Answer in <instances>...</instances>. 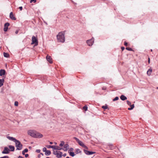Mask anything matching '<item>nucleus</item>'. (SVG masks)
Segmentation results:
<instances>
[{
	"mask_svg": "<svg viewBox=\"0 0 158 158\" xmlns=\"http://www.w3.org/2000/svg\"><path fill=\"white\" fill-rule=\"evenodd\" d=\"M40 154L42 156H44V154L42 153H40Z\"/></svg>",
	"mask_w": 158,
	"mask_h": 158,
	"instance_id": "864d4df0",
	"label": "nucleus"
},
{
	"mask_svg": "<svg viewBox=\"0 0 158 158\" xmlns=\"http://www.w3.org/2000/svg\"><path fill=\"white\" fill-rule=\"evenodd\" d=\"M80 146L84 148V149H88V147L82 141L80 140Z\"/></svg>",
	"mask_w": 158,
	"mask_h": 158,
	"instance_id": "9b49d317",
	"label": "nucleus"
},
{
	"mask_svg": "<svg viewBox=\"0 0 158 158\" xmlns=\"http://www.w3.org/2000/svg\"><path fill=\"white\" fill-rule=\"evenodd\" d=\"M79 152L80 153H81V152L80 150Z\"/></svg>",
	"mask_w": 158,
	"mask_h": 158,
	"instance_id": "e2e57ef3",
	"label": "nucleus"
},
{
	"mask_svg": "<svg viewBox=\"0 0 158 158\" xmlns=\"http://www.w3.org/2000/svg\"><path fill=\"white\" fill-rule=\"evenodd\" d=\"M18 158H24L21 156H19L18 157Z\"/></svg>",
	"mask_w": 158,
	"mask_h": 158,
	"instance_id": "de8ad7c7",
	"label": "nucleus"
},
{
	"mask_svg": "<svg viewBox=\"0 0 158 158\" xmlns=\"http://www.w3.org/2000/svg\"><path fill=\"white\" fill-rule=\"evenodd\" d=\"M24 155H25V157L26 158L27 157L29 156V155L28 154H25Z\"/></svg>",
	"mask_w": 158,
	"mask_h": 158,
	"instance_id": "c03bdc74",
	"label": "nucleus"
},
{
	"mask_svg": "<svg viewBox=\"0 0 158 158\" xmlns=\"http://www.w3.org/2000/svg\"><path fill=\"white\" fill-rule=\"evenodd\" d=\"M66 158H69V156H67Z\"/></svg>",
	"mask_w": 158,
	"mask_h": 158,
	"instance_id": "13d9d810",
	"label": "nucleus"
},
{
	"mask_svg": "<svg viewBox=\"0 0 158 158\" xmlns=\"http://www.w3.org/2000/svg\"><path fill=\"white\" fill-rule=\"evenodd\" d=\"M106 89V87H103L102 88V89L103 90H105Z\"/></svg>",
	"mask_w": 158,
	"mask_h": 158,
	"instance_id": "a19ab883",
	"label": "nucleus"
},
{
	"mask_svg": "<svg viewBox=\"0 0 158 158\" xmlns=\"http://www.w3.org/2000/svg\"><path fill=\"white\" fill-rule=\"evenodd\" d=\"M130 106V108H129L128 109V110H131L134 108L135 107V105L134 104H133L132 105H131Z\"/></svg>",
	"mask_w": 158,
	"mask_h": 158,
	"instance_id": "5701e85b",
	"label": "nucleus"
},
{
	"mask_svg": "<svg viewBox=\"0 0 158 158\" xmlns=\"http://www.w3.org/2000/svg\"><path fill=\"white\" fill-rule=\"evenodd\" d=\"M18 105V102L17 101H15V106H17Z\"/></svg>",
	"mask_w": 158,
	"mask_h": 158,
	"instance_id": "72a5a7b5",
	"label": "nucleus"
},
{
	"mask_svg": "<svg viewBox=\"0 0 158 158\" xmlns=\"http://www.w3.org/2000/svg\"><path fill=\"white\" fill-rule=\"evenodd\" d=\"M126 50H127L128 51H133V49L131 48L127 47V48H126Z\"/></svg>",
	"mask_w": 158,
	"mask_h": 158,
	"instance_id": "cd10ccee",
	"label": "nucleus"
},
{
	"mask_svg": "<svg viewBox=\"0 0 158 158\" xmlns=\"http://www.w3.org/2000/svg\"><path fill=\"white\" fill-rule=\"evenodd\" d=\"M40 154H39L38 155V157L40 158Z\"/></svg>",
	"mask_w": 158,
	"mask_h": 158,
	"instance_id": "3c124183",
	"label": "nucleus"
},
{
	"mask_svg": "<svg viewBox=\"0 0 158 158\" xmlns=\"http://www.w3.org/2000/svg\"><path fill=\"white\" fill-rule=\"evenodd\" d=\"M64 142L63 141H61V143L60 144L59 146L60 147H62L64 145Z\"/></svg>",
	"mask_w": 158,
	"mask_h": 158,
	"instance_id": "bb28decb",
	"label": "nucleus"
},
{
	"mask_svg": "<svg viewBox=\"0 0 158 158\" xmlns=\"http://www.w3.org/2000/svg\"><path fill=\"white\" fill-rule=\"evenodd\" d=\"M64 150L65 151H67L69 148V145L68 144L66 143L64 145Z\"/></svg>",
	"mask_w": 158,
	"mask_h": 158,
	"instance_id": "2eb2a0df",
	"label": "nucleus"
},
{
	"mask_svg": "<svg viewBox=\"0 0 158 158\" xmlns=\"http://www.w3.org/2000/svg\"><path fill=\"white\" fill-rule=\"evenodd\" d=\"M62 156H64V157H65L66 156V153H64V154L63 155L62 154Z\"/></svg>",
	"mask_w": 158,
	"mask_h": 158,
	"instance_id": "09e8293b",
	"label": "nucleus"
},
{
	"mask_svg": "<svg viewBox=\"0 0 158 158\" xmlns=\"http://www.w3.org/2000/svg\"><path fill=\"white\" fill-rule=\"evenodd\" d=\"M102 108L103 109H107L108 108V107L107 105L106 104V105L105 106H102Z\"/></svg>",
	"mask_w": 158,
	"mask_h": 158,
	"instance_id": "393cba45",
	"label": "nucleus"
},
{
	"mask_svg": "<svg viewBox=\"0 0 158 158\" xmlns=\"http://www.w3.org/2000/svg\"><path fill=\"white\" fill-rule=\"evenodd\" d=\"M119 99V98L118 97H116L113 100V101H115L117 100H118Z\"/></svg>",
	"mask_w": 158,
	"mask_h": 158,
	"instance_id": "c756f323",
	"label": "nucleus"
},
{
	"mask_svg": "<svg viewBox=\"0 0 158 158\" xmlns=\"http://www.w3.org/2000/svg\"><path fill=\"white\" fill-rule=\"evenodd\" d=\"M4 81V79H0V87L3 85Z\"/></svg>",
	"mask_w": 158,
	"mask_h": 158,
	"instance_id": "6ab92c4d",
	"label": "nucleus"
},
{
	"mask_svg": "<svg viewBox=\"0 0 158 158\" xmlns=\"http://www.w3.org/2000/svg\"><path fill=\"white\" fill-rule=\"evenodd\" d=\"M110 145H111L112 146V144H110Z\"/></svg>",
	"mask_w": 158,
	"mask_h": 158,
	"instance_id": "69168bd1",
	"label": "nucleus"
},
{
	"mask_svg": "<svg viewBox=\"0 0 158 158\" xmlns=\"http://www.w3.org/2000/svg\"><path fill=\"white\" fill-rule=\"evenodd\" d=\"M28 149L27 148L25 149L23 151H22V154L23 155H25V153L27 152H28Z\"/></svg>",
	"mask_w": 158,
	"mask_h": 158,
	"instance_id": "412c9836",
	"label": "nucleus"
},
{
	"mask_svg": "<svg viewBox=\"0 0 158 158\" xmlns=\"http://www.w3.org/2000/svg\"><path fill=\"white\" fill-rule=\"evenodd\" d=\"M65 31H62L59 32L57 35V38L59 42L64 43L65 41L64 35Z\"/></svg>",
	"mask_w": 158,
	"mask_h": 158,
	"instance_id": "f03ea898",
	"label": "nucleus"
},
{
	"mask_svg": "<svg viewBox=\"0 0 158 158\" xmlns=\"http://www.w3.org/2000/svg\"><path fill=\"white\" fill-rule=\"evenodd\" d=\"M10 18L12 20H16V18L14 16L13 14V13L12 12L10 13Z\"/></svg>",
	"mask_w": 158,
	"mask_h": 158,
	"instance_id": "f8f14e48",
	"label": "nucleus"
},
{
	"mask_svg": "<svg viewBox=\"0 0 158 158\" xmlns=\"http://www.w3.org/2000/svg\"><path fill=\"white\" fill-rule=\"evenodd\" d=\"M152 72V69L151 68H150L147 72V74L148 76H150Z\"/></svg>",
	"mask_w": 158,
	"mask_h": 158,
	"instance_id": "a211bd4d",
	"label": "nucleus"
},
{
	"mask_svg": "<svg viewBox=\"0 0 158 158\" xmlns=\"http://www.w3.org/2000/svg\"><path fill=\"white\" fill-rule=\"evenodd\" d=\"M47 150L46 148L44 147L43 149V151L44 152H45Z\"/></svg>",
	"mask_w": 158,
	"mask_h": 158,
	"instance_id": "e433bc0d",
	"label": "nucleus"
},
{
	"mask_svg": "<svg viewBox=\"0 0 158 158\" xmlns=\"http://www.w3.org/2000/svg\"><path fill=\"white\" fill-rule=\"evenodd\" d=\"M62 149V148H60L58 146H56V150H60Z\"/></svg>",
	"mask_w": 158,
	"mask_h": 158,
	"instance_id": "c85d7f7f",
	"label": "nucleus"
},
{
	"mask_svg": "<svg viewBox=\"0 0 158 158\" xmlns=\"http://www.w3.org/2000/svg\"><path fill=\"white\" fill-rule=\"evenodd\" d=\"M3 56L4 57L6 58H8L9 56V54L8 53L5 52H4L3 53Z\"/></svg>",
	"mask_w": 158,
	"mask_h": 158,
	"instance_id": "4be33fe9",
	"label": "nucleus"
},
{
	"mask_svg": "<svg viewBox=\"0 0 158 158\" xmlns=\"http://www.w3.org/2000/svg\"><path fill=\"white\" fill-rule=\"evenodd\" d=\"M33 2L34 3L36 2V0H31L30 1V3H32Z\"/></svg>",
	"mask_w": 158,
	"mask_h": 158,
	"instance_id": "4c0bfd02",
	"label": "nucleus"
},
{
	"mask_svg": "<svg viewBox=\"0 0 158 158\" xmlns=\"http://www.w3.org/2000/svg\"><path fill=\"white\" fill-rule=\"evenodd\" d=\"M94 42V39H92L90 40H88L87 41V43L88 45L90 46H92Z\"/></svg>",
	"mask_w": 158,
	"mask_h": 158,
	"instance_id": "1a4fd4ad",
	"label": "nucleus"
},
{
	"mask_svg": "<svg viewBox=\"0 0 158 158\" xmlns=\"http://www.w3.org/2000/svg\"><path fill=\"white\" fill-rule=\"evenodd\" d=\"M6 73V71L4 69H1L0 70V76H2L5 75Z\"/></svg>",
	"mask_w": 158,
	"mask_h": 158,
	"instance_id": "ddd939ff",
	"label": "nucleus"
},
{
	"mask_svg": "<svg viewBox=\"0 0 158 158\" xmlns=\"http://www.w3.org/2000/svg\"><path fill=\"white\" fill-rule=\"evenodd\" d=\"M46 158H50L49 157H46Z\"/></svg>",
	"mask_w": 158,
	"mask_h": 158,
	"instance_id": "bf43d9fd",
	"label": "nucleus"
},
{
	"mask_svg": "<svg viewBox=\"0 0 158 158\" xmlns=\"http://www.w3.org/2000/svg\"><path fill=\"white\" fill-rule=\"evenodd\" d=\"M88 107L86 105L85 106L83 107V109L85 111H86L87 110Z\"/></svg>",
	"mask_w": 158,
	"mask_h": 158,
	"instance_id": "a878e982",
	"label": "nucleus"
},
{
	"mask_svg": "<svg viewBox=\"0 0 158 158\" xmlns=\"http://www.w3.org/2000/svg\"><path fill=\"white\" fill-rule=\"evenodd\" d=\"M107 158H111L110 157H107Z\"/></svg>",
	"mask_w": 158,
	"mask_h": 158,
	"instance_id": "0e129e2a",
	"label": "nucleus"
},
{
	"mask_svg": "<svg viewBox=\"0 0 158 158\" xmlns=\"http://www.w3.org/2000/svg\"><path fill=\"white\" fill-rule=\"evenodd\" d=\"M127 103L128 105L130 106V105H131V102H130L129 101L127 100Z\"/></svg>",
	"mask_w": 158,
	"mask_h": 158,
	"instance_id": "473e14b6",
	"label": "nucleus"
},
{
	"mask_svg": "<svg viewBox=\"0 0 158 158\" xmlns=\"http://www.w3.org/2000/svg\"><path fill=\"white\" fill-rule=\"evenodd\" d=\"M49 143L50 144H53V142H49Z\"/></svg>",
	"mask_w": 158,
	"mask_h": 158,
	"instance_id": "603ef678",
	"label": "nucleus"
},
{
	"mask_svg": "<svg viewBox=\"0 0 158 158\" xmlns=\"http://www.w3.org/2000/svg\"><path fill=\"white\" fill-rule=\"evenodd\" d=\"M52 147L51 148H52L54 150H56V146L52 145Z\"/></svg>",
	"mask_w": 158,
	"mask_h": 158,
	"instance_id": "2f4dec72",
	"label": "nucleus"
},
{
	"mask_svg": "<svg viewBox=\"0 0 158 158\" xmlns=\"http://www.w3.org/2000/svg\"><path fill=\"white\" fill-rule=\"evenodd\" d=\"M9 148L10 149V151L14 152L15 151V147L13 146L9 145L8 146Z\"/></svg>",
	"mask_w": 158,
	"mask_h": 158,
	"instance_id": "f3484780",
	"label": "nucleus"
},
{
	"mask_svg": "<svg viewBox=\"0 0 158 158\" xmlns=\"http://www.w3.org/2000/svg\"><path fill=\"white\" fill-rule=\"evenodd\" d=\"M152 51H153V50H152V49H151V52H152Z\"/></svg>",
	"mask_w": 158,
	"mask_h": 158,
	"instance_id": "052dcab7",
	"label": "nucleus"
},
{
	"mask_svg": "<svg viewBox=\"0 0 158 158\" xmlns=\"http://www.w3.org/2000/svg\"><path fill=\"white\" fill-rule=\"evenodd\" d=\"M120 99L122 101H124L127 99V98L126 96L123 95H122L120 97Z\"/></svg>",
	"mask_w": 158,
	"mask_h": 158,
	"instance_id": "dca6fc26",
	"label": "nucleus"
},
{
	"mask_svg": "<svg viewBox=\"0 0 158 158\" xmlns=\"http://www.w3.org/2000/svg\"><path fill=\"white\" fill-rule=\"evenodd\" d=\"M40 149H36V152L37 153H40Z\"/></svg>",
	"mask_w": 158,
	"mask_h": 158,
	"instance_id": "ea45409f",
	"label": "nucleus"
},
{
	"mask_svg": "<svg viewBox=\"0 0 158 158\" xmlns=\"http://www.w3.org/2000/svg\"><path fill=\"white\" fill-rule=\"evenodd\" d=\"M46 59L50 63H52V59L50 56L47 55L46 56Z\"/></svg>",
	"mask_w": 158,
	"mask_h": 158,
	"instance_id": "4468645a",
	"label": "nucleus"
},
{
	"mask_svg": "<svg viewBox=\"0 0 158 158\" xmlns=\"http://www.w3.org/2000/svg\"><path fill=\"white\" fill-rule=\"evenodd\" d=\"M88 149H83V150L84 153L87 155H90L95 153V152L90 151L87 150Z\"/></svg>",
	"mask_w": 158,
	"mask_h": 158,
	"instance_id": "0eeeda50",
	"label": "nucleus"
},
{
	"mask_svg": "<svg viewBox=\"0 0 158 158\" xmlns=\"http://www.w3.org/2000/svg\"><path fill=\"white\" fill-rule=\"evenodd\" d=\"M73 148H70L69 150V152L70 151H73Z\"/></svg>",
	"mask_w": 158,
	"mask_h": 158,
	"instance_id": "37998d69",
	"label": "nucleus"
},
{
	"mask_svg": "<svg viewBox=\"0 0 158 158\" xmlns=\"http://www.w3.org/2000/svg\"><path fill=\"white\" fill-rule=\"evenodd\" d=\"M46 147L47 148H51L52 147V145H46Z\"/></svg>",
	"mask_w": 158,
	"mask_h": 158,
	"instance_id": "f704fd0d",
	"label": "nucleus"
},
{
	"mask_svg": "<svg viewBox=\"0 0 158 158\" xmlns=\"http://www.w3.org/2000/svg\"><path fill=\"white\" fill-rule=\"evenodd\" d=\"M54 143L55 144H57V143L56 142H54Z\"/></svg>",
	"mask_w": 158,
	"mask_h": 158,
	"instance_id": "4d7b16f0",
	"label": "nucleus"
},
{
	"mask_svg": "<svg viewBox=\"0 0 158 158\" xmlns=\"http://www.w3.org/2000/svg\"><path fill=\"white\" fill-rule=\"evenodd\" d=\"M29 148H31V147L30 146L29 147Z\"/></svg>",
	"mask_w": 158,
	"mask_h": 158,
	"instance_id": "680f3d73",
	"label": "nucleus"
},
{
	"mask_svg": "<svg viewBox=\"0 0 158 158\" xmlns=\"http://www.w3.org/2000/svg\"><path fill=\"white\" fill-rule=\"evenodd\" d=\"M10 150L7 147L4 148V149L2 152V153L3 154H8L10 153Z\"/></svg>",
	"mask_w": 158,
	"mask_h": 158,
	"instance_id": "39448f33",
	"label": "nucleus"
},
{
	"mask_svg": "<svg viewBox=\"0 0 158 158\" xmlns=\"http://www.w3.org/2000/svg\"><path fill=\"white\" fill-rule=\"evenodd\" d=\"M19 9L20 10H22L23 9V7L22 6H20L19 7Z\"/></svg>",
	"mask_w": 158,
	"mask_h": 158,
	"instance_id": "79ce46f5",
	"label": "nucleus"
},
{
	"mask_svg": "<svg viewBox=\"0 0 158 158\" xmlns=\"http://www.w3.org/2000/svg\"><path fill=\"white\" fill-rule=\"evenodd\" d=\"M58 156H59V155Z\"/></svg>",
	"mask_w": 158,
	"mask_h": 158,
	"instance_id": "338daca9",
	"label": "nucleus"
},
{
	"mask_svg": "<svg viewBox=\"0 0 158 158\" xmlns=\"http://www.w3.org/2000/svg\"><path fill=\"white\" fill-rule=\"evenodd\" d=\"M36 131L34 130H30L28 131L27 133L29 135L34 138L35 134Z\"/></svg>",
	"mask_w": 158,
	"mask_h": 158,
	"instance_id": "423d86ee",
	"label": "nucleus"
},
{
	"mask_svg": "<svg viewBox=\"0 0 158 158\" xmlns=\"http://www.w3.org/2000/svg\"><path fill=\"white\" fill-rule=\"evenodd\" d=\"M43 135L41 134L39 132L36 131L35 134V136L34 138H41L43 137Z\"/></svg>",
	"mask_w": 158,
	"mask_h": 158,
	"instance_id": "6e6552de",
	"label": "nucleus"
},
{
	"mask_svg": "<svg viewBox=\"0 0 158 158\" xmlns=\"http://www.w3.org/2000/svg\"><path fill=\"white\" fill-rule=\"evenodd\" d=\"M73 138L74 139L76 140L77 143H78V144H79V139H78L76 137H74Z\"/></svg>",
	"mask_w": 158,
	"mask_h": 158,
	"instance_id": "7c9ffc66",
	"label": "nucleus"
},
{
	"mask_svg": "<svg viewBox=\"0 0 158 158\" xmlns=\"http://www.w3.org/2000/svg\"><path fill=\"white\" fill-rule=\"evenodd\" d=\"M148 64H150V59L149 57H148Z\"/></svg>",
	"mask_w": 158,
	"mask_h": 158,
	"instance_id": "49530a36",
	"label": "nucleus"
},
{
	"mask_svg": "<svg viewBox=\"0 0 158 158\" xmlns=\"http://www.w3.org/2000/svg\"><path fill=\"white\" fill-rule=\"evenodd\" d=\"M53 154L56 155V157L58 158H61L62 156V152L60 151H53Z\"/></svg>",
	"mask_w": 158,
	"mask_h": 158,
	"instance_id": "20e7f679",
	"label": "nucleus"
},
{
	"mask_svg": "<svg viewBox=\"0 0 158 158\" xmlns=\"http://www.w3.org/2000/svg\"><path fill=\"white\" fill-rule=\"evenodd\" d=\"M18 32H19V31L17 30L15 32V33L16 34H17L18 33Z\"/></svg>",
	"mask_w": 158,
	"mask_h": 158,
	"instance_id": "8fccbe9b",
	"label": "nucleus"
},
{
	"mask_svg": "<svg viewBox=\"0 0 158 158\" xmlns=\"http://www.w3.org/2000/svg\"><path fill=\"white\" fill-rule=\"evenodd\" d=\"M121 49L122 50V51H123L125 49V47H121Z\"/></svg>",
	"mask_w": 158,
	"mask_h": 158,
	"instance_id": "a18cd8bd",
	"label": "nucleus"
},
{
	"mask_svg": "<svg viewBox=\"0 0 158 158\" xmlns=\"http://www.w3.org/2000/svg\"><path fill=\"white\" fill-rule=\"evenodd\" d=\"M44 23H45L46 24H47V22H44Z\"/></svg>",
	"mask_w": 158,
	"mask_h": 158,
	"instance_id": "6e6d98bb",
	"label": "nucleus"
},
{
	"mask_svg": "<svg viewBox=\"0 0 158 158\" xmlns=\"http://www.w3.org/2000/svg\"><path fill=\"white\" fill-rule=\"evenodd\" d=\"M124 44L126 46H127L128 43H127V42H126L125 41L124 42Z\"/></svg>",
	"mask_w": 158,
	"mask_h": 158,
	"instance_id": "58836bf2",
	"label": "nucleus"
},
{
	"mask_svg": "<svg viewBox=\"0 0 158 158\" xmlns=\"http://www.w3.org/2000/svg\"><path fill=\"white\" fill-rule=\"evenodd\" d=\"M0 158H9V157L7 156H5L2 157H1Z\"/></svg>",
	"mask_w": 158,
	"mask_h": 158,
	"instance_id": "c9c22d12",
	"label": "nucleus"
},
{
	"mask_svg": "<svg viewBox=\"0 0 158 158\" xmlns=\"http://www.w3.org/2000/svg\"><path fill=\"white\" fill-rule=\"evenodd\" d=\"M6 138L9 140L12 141L15 143V147L17 148L16 150H20L23 148V145L20 142L12 137L7 136Z\"/></svg>",
	"mask_w": 158,
	"mask_h": 158,
	"instance_id": "f257e3e1",
	"label": "nucleus"
},
{
	"mask_svg": "<svg viewBox=\"0 0 158 158\" xmlns=\"http://www.w3.org/2000/svg\"><path fill=\"white\" fill-rule=\"evenodd\" d=\"M79 151V149H77V153H78V151Z\"/></svg>",
	"mask_w": 158,
	"mask_h": 158,
	"instance_id": "5fc2aeb1",
	"label": "nucleus"
},
{
	"mask_svg": "<svg viewBox=\"0 0 158 158\" xmlns=\"http://www.w3.org/2000/svg\"><path fill=\"white\" fill-rule=\"evenodd\" d=\"M38 42L37 39L34 36H33L32 37V42L31 44H35V46L38 45Z\"/></svg>",
	"mask_w": 158,
	"mask_h": 158,
	"instance_id": "7ed1b4c3",
	"label": "nucleus"
},
{
	"mask_svg": "<svg viewBox=\"0 0 158 158\" xmlns=\"http://www.w3.org/2000/svg\"><path fill=\"white\" fill-rule=\"evenodd\" d=\"M69 155L72 157L74 156L75 155V153L73 152H69Z\"/></svg>",
	"mask_w": 158,
	"mask_h": 158,
	"instance_id": "b1692460",
	"label": "nucleus"
},
{
	"mask_svg": "<svg viewBox=\"0 0 158 158\" xmlns=\"http://www.w3.org/2000/svg\"><path fill=\"white\" fill-rule=\"evenodd\" d=\"M45 154L46 156H49L51 154V152L50 150H47L46 152H45Z\"/></svg>",
	"mask_w": 158,
	"mask_h": 158,
	"instance_id": "aec40b11",
	"label": "nucleus"
},
{
	"mask_svg": "<svg viewBox=\"0 0 158 158\" xmlns=\"http://www.w3.org/2000/svg\"><path fill=\"white\" fill-rule=\"evenodd\" d=\"M10 25V24L8 22L4 24L3 30L5 32H6L7 31L8 29V27Z\"/></svg>",
	"mask_w": 158,
	"mask_h": 158,
	"instance_id": "9d476101",
	"label": "nucleus"
}]
</instances>
